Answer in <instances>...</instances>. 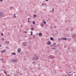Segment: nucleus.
Masks as SVG:
<instances>
[{
    "label": "nucleus",
    "mask_w": 76,
    "mask_h": 76,
    "mask_svg": "<svg viewBox=\"0 0 76 76\" xmlns=\"http://www.w3.org/2000/svg\"><path fill=\"white\" fill-rule=\"evenodd\" d=\"M34 56V58H33L32 60H37L38 59V57L37 56L36 54H35Z\"/></svg>",
    "instance_id": "f257e3e1"
},
{
    "label": "nucleus",
    "mask_w": 76,
    "mask_h": 76,
    "mask_svg": "<svg viewBox=\"0 0 76 76\" xmlns=\"http://www.w3.org/2000/svg\"><path fill=\"white\" fill-rule=\"evenodd\" d=\"M10 62H16L18 61V60L14 59H12L10 60Z\"/></svg>",
    "instance_id": "f03ea898"
},
{
    "label": "nucleus",
    "mask_w": 76,
    "mask_h": 76,
    "mask_svg": "<svg viewBox=\"0 0 76 76\" xmlns=\"http://www.w3.org/2000/svg\"><path fill=\"white\" fill-rule=\"evenodd\" d=\"M48 58L49 59H53V58H54L53 56L51 55H50L49 56Z\"/></svg>",
    "instance_id": "7ed1b4c3"
},
{
    "label": "nucleus",
    "mask_w": 76,
    "mask_h": 76,
    "mask_svg": "<svg viewBox=\"0 0 76 76\" xmlns=\"http://www.w3.org/2000/svg\"><path fill=\"white\" fill-rule=\"evenodd\" d=\"M22 45H23V46L25 47L26 45V42H23L22 43Z\"/></svg>",
    "instance_id": "20e7f679"
},
{
    "label": "nucleus",
    "mask_w": 76,
    "mask_h": 76,
    "mask_svg": "<svg viewBox=\"0 0 76 76\" xmlns=\"http://www.w3.org/2000/svg\"><path fill=\"white\" fill-rule=\"evenodd\" d=\"M5 52H6V50H2L1 51V53H5Z\"/></svg>",
    "instance_id": "39448f33"
},
{
    "label": "nucleus",
    "mask_w": 76,
    "mask_h": 76,
    "mask_svg": "<svg viewBox=\"0 0 76 76\" xmlns=\"http://www.w3.org/2000/svg\"><path fill=\"white\" fill-rule=\"evenodd\" d=\"M21 51V49H20V48H18L17 51L18 52H19V53L20 52V51Z\"/></svg>",
    "instance_id": "423d86ee"
},
{
    "label": "nucleus",
    "mask_w": 76,
    "mask_h": 76,
    "mask_svg": "<svg viewBox=\"0 0 76 76\" xmlns=\"http://www.w3.org/2000/svg\"><path fill=\"white\" fill-rule=\"evenodd\" d=\"M42 6H44V5H47V4L46 3H43L42 4Z\"/></svg>",
    "instance_id": "0eeeda50"
},
{
    "label": "nucleus",
    "mask_w": 76,
    "mask_h": 76,
    "mask_svg": "<svg viewBox=\"0 0 76 76\" xmlns=\"http://www.w3.org/2000/svg\"><path fill=\"white\" fill-rule=\"evenodd\" d=\"M3 12H0V17H1L2 16H3Z\"/></svg>",
    "instance_id": "6e6552de"
},
{
    "label": "nucleus",
    "mask_w": 76,
    "mask_h": 76,
    "mask_svg": "<svg viewBox=\"0 0 76 76\" xmlns=\"http://www.w3.org/2000/svg\"><path fill=\"white\" fill-rule=\"evenodd\" d=\"M39 35L40 37H42V34L41 33H39Z\"/></svg>",
    "instance_id": "1a4fd4ad"
},
{
    "label": "nucleus",
    "mask_w": 76,
    "mask_h": 76,
    "mask_svg": "<svg viewBox=\"0 0 76 76\" xmlns=\"http://www.w3.org/2000/svg\"><path fill=\"white\" fill-rule=\"evenodd\" d=\"M51 42L50 41H48L47 42V44L48 45H50L51 44Z\"/></svg>",
    "instance_id": "9d476101"
},
{
    "label": "nucleus",
    "mask_w": 76,
    "mask_h": 76,
    "mask_svg": "<svg viewBox=\"0 0 76 76\" xmlns=\"http://www.w3.org/2000/svg\"><path fill=\"white\" fill-rule=\"evenodd\" d=\"M62 39H64V40H66V39H67V38H62L60 40H62Z\"/></svg>",
    "instance_id": "9b49d317"
},
{
    "label": "nucleus",
    "mask_w": 76,
    "mask_h": 76,
    "mask_svg": "<svg viewBox=\"0 0 76 76\" xmlns=\"http://www.w3.org/2000/svg\"><path fill=\"white\" fill-rule=\"evenodd\" d=\"M33 17H34V18H35L37 17V15H33Z\"/></svg>",
    "instance_id": "f8f14e48"
},
{
    "label": "nucleus",
    "mask_w": 76,
    "mask_h": 76,
    "mask_svg": "<svg viewBox=\"0 0 76 76\" xmlns=\"http://www.w3.org/2000/svg\"><path fill=\"white\" fill-rule=\"evenodd\" d=\"M50 39L51 41H53V40H54V38H52V37H50Z\"/></svg>",
    "instance_id": "ddd939ff"
},
{
    "label": "nucleus",
    "mask_w": 76,
    "mask_h": 76,
    "mask_svg": "<svg viewBox=\"0 0 76 76\" xmlns=\"http://www.w3.org/2000/svg\"><path fill=\"white\" fill-rule=\"evenodd\" d=\"M32 23L33 25H35V22L34 21H33L32 22Z\"/></svg>",
    "instance_id": "4468645a"
},
{
    "label": "nucleus",
    "mask_w": 76,
    "mask_h": 76,
    "mask_svg": "<svg viewBox=\"0 0 76 76\" xmlns=\"http://www.w3.org/2000/svg\"><path fill=\"white\" fill-rule=\"evenodd\" d=\"M33 39H35V38H36V37L35 36V35H34L33 36Z\"/></svg>",
    "instance_id": "2eb2a0df"
},
{
    "label": "nucleus",
    "mask_w": 76,
    "mask_h": 76,
    "mask_svg": "<svg viewBox=\"0 0 76 76\" xmlns=\"http://www.w3.org/2000/svg\"><path fill=\"white\" fill-rule=\"evenodd\" d=\"M4 73H5L6 75H7V72L6 71V70H4Z\"/></svg>",
    "instance_id": "dca6fc26"
},
{
    "label": "nucleus",
    "mask_w": 76,
    "mask_h": 76,
    "mask_svg": "<svg viewBox=\"0 0 76 76\" xmlns=\"http://www.w3.org/2000/svg\"><path fill=\"white\" fill-rule=\"evenodd\" d=\"M41 26L42 27H44V24L42 23H41Z\"/></svg>",
    "instance_id": "f3484780"
},
{
    "label": "nucleus",
    "mask_w": 76,
    "mask_h": 76,
    "mask_svg": "<svg viewBox=\"0 0 76 76\" xmlns=\"http://www.w3.org/2000/svg\"><path fill=\"white\" fill-rule=\"evenodd\" d=\"M16 53H15L14 52H13L12 53V55H16Z\"/></svg>",
    "instance_id": "a211bd4d"
},
{
    "label": "nucleus",
    "mask_w": 76,
    "mask_h": 76,
    "mask_svg": "<svg viewBox=\"0 0 76 76\" xmlns=\"http://www.w3.org/2000/svg\"><path fill=\"white\" fill-rule=\"evenodd\" d=\"M43 23L45 24V25H46V22H43Z\"/></svg>",
    "instance_id": "6ab92c4d"
},
{
    "label": "nucleus",
    "mask_w": 76,
    "mask_h": 76,
    "mask_svg": "<svg viewBox=\"0 0 76 76\" xmlns=\"http://www.w3.org/2000/svg\"><path fill=\"white\" fill-rule=\"evenodd\" d=\"M10 9H13V7H10Z\"/></svg>",
    "instance_id": "aec40b11"
},
{
    "label": "nucleus",
    "mask_w": 76,
    "mask_h": 76,
    "mask_svg": "<svg viewBox=\"0 0 76 76\" xmlns=\"http://www.w3.org/2000/svg\"><path fill=\"white\" fill-rule=\"evenodd\" d=\"M31 31H33V30H34V28H31Z\"/></svg>",
    "instance_id": "412c9836"
},
{
    "label": "nucleus",
    "mask_w": 76,
    "mask_h": 76,
    "mask_svg": "<svg viewBox=\"0 0 76 76\" xmlns=\"http://www.w3.org/2000/svg\"><path fill=\"white\" fill-rule=\"evenodd\" d=\"M14 18H16V16H15V14L14 15Z\"/></svg>",
    "instance_id": "4be33fe9"
},
{
    "label": "nucleus",
    "mask_w": 76,
    "mask_h": 76,
    "mask_svg": "<svg viewBox=\"0 0 76 76\" xmlns=\"http://www.w3.org/2000/svg\"><path fill=\"white\" fill-rule=\"evenodd\" d=\"M1 60H2V61H3V58H1Z\"/></svg>",
    "instance_id": "5701e85b"
},
{
    "label": "nucleus",
    "mask_w": 76,
    "mask_h": 76,
    "mask_svg": "<svg viewBox=\"0 0 76 76\" xmlns=\"http://www.w3.org/2000/svg\"><path fill=\"white\" fill-rule=\"evenodd\" d=\"M1 34L2 35V36H3V33H1Z\"/></svg>",
    "instance_id": "b1692460"
},
{
    "label": "nucleus",
    "mask_w": 76,
    "mask_h": 76,
    "mask_svg": "<svg viewBox=\"0 0 76 76\" xmlns=\"http://www.w3.org/2000/svg\"><path fill=\"white\" fill-rule=\"evenodd\" d=\"M1 39H2V40L3 41H4V39H3V38H1Z\"/></svg>",
    "instance_id": "393cba45"
},
{
    "label": "nucleus",
    "mask_w": 76,
    "mask_h": 76,
    "mask_svg": "<svg viewBox=\"0 0 76 76\" xmlns=\"http://www.w3.org/2000/svg\"><path fill=\"white\" fill-rule=\"evenodd\" d=\"M0 1L1 2H2V1H3V0H0Z\"/></svg>",
    "instance_id": "a878e982"
},
{
    "label": "nucleus",
    "mask_w": 76,
    "mask_h": 76,
    "mask_svg": "<svg viewBox=\"0 0 76 76\" xmlns=\"http://www.w3.org/2000/svg\"><path fill=\"white\" fill-rule=\"evenodd\" d=\"M71 72H72L70 71V72H69V73H71Z\"/></svg>",
    "instance_id": "bb28decb"
},
{
    "label": "nucleus",
    "mask_w": 76,
    "mask_h": 76,
    "mask_svg": "<svg viewBox=\"0 0 76 76\" xmlns=\"http://www.w3.org/2000/svg\"><path fill=\"white\" fill-rule=\"evenodd\" d=\"M42 21H43V22H44V21H45L44 20H42Z\"/></svg>",
    "instance_id": "cd10ccee"
},
{
    "label": "nucleus",
    "mask_w": 76,
    "mask_h": 76,
    "mask_svg": "<svg viewBox=\"0 0 76 76\" xmlns=\"http://www.w3.org/2000/svg\"><path fill=\"white\" fill-rule=\"evenodd\" d=\"M33 35V34H32V33H31V34H30V35Z\"/></svg>",
    "instance_id": "c85d7f7f"
},
{
    "label": "nucleus",
    "mask_w": 76,
    "mask_h": 76,
    "mask_svg": "<svg viewBox=\"0 0 76 76\" xmlns=\"http://www.w3.org/2000/svg\"><path fill=\"white\" fill-rule=\"evenodd\" d=\"M34 13H36V10H34Z\"/></svg>",
    "instance_id": "c756f323"
},
{
    "label": "nucleus",
    "mask_w": 76,
    "mask_h": 76,
    "mask_svg": "<svg viewBox=\"0 0 76 76\" xmlns=\"http://www.w3.org/2000/svg\"><path fill=\"white\" fill-rule=\"evenodd\" d=\"M35 62H34L32 63V64H34V63H35Z\"/></svg>",
    "instance_id": "7c9ffc66"
},
{
    "label": "nucleus",
    "mask_w": 76,
    "mask_h": 76,
    "mask_svg": "<svg viewBox=\"0 0 76 76\" xmlns=\"http://www.w3.org/2000/svg\"><path fill=\"white\" fill-rule=\"evenodd\" d=\"M72 38H76V37H72Z\"/></svg>",
    "instance_id": "2f4dec72"
},
{
    "label": "nucleus",
    "mask_w": 76,
    "mask_h": 76,
    "mask_svg": "<svg viewBox=\"0 0 76 76\" xmlns=\"http://www.w3.org/2000/svg\"><path fill=\"white\" fill-rule=\"evenodd\" d=\"M54 11V9L52 10V12H53Z\"/></svg>",
    "instance_id": "473e14b6"
},
{
    "label": "nucleus",
    "mask_w": 76,
    "mask_h": 76,
    "mask_svg": "<svg viewBox=\"0 0 76 76\" xmlns=\"http://www.w3.org/2000/svg\"><path fill=\"white\" fill-rule=\"evenodd\" d=\"M20 54H22V53H20Z\"/></svg>",
    "instance_id": "72a5a7b5"
},
{
    "label": "nucleus",
    "mask_w": 76,
    "mask_h": 76,
    "mask_svg": "<svg viewBox=\"0 0 76 76\" xmlns=\"http://www.w3.org/2000/svg\"><path fill=\"white\" fill-rule=\"evenodd\" d=\"M5 42L7 43V41H5Z\"/></svg>",
    "instance_id": "f704fd0d"
},
{
    "label": "nucleus",
    "mask_w": 76,
    "mask_h": 76,
    "mask_svg": "<svg viewBox=\"0 0 76 76\" xmlns=\"http://www.w3.org/2000/svg\"><path fill=\"white\" fill-rule=\"evenodd\" d=\"M7 43H8V44H9V42H7Z\"/></svg>",
    "instance_id": "c9c22d12"
},
{
    "label": "nucleus",
    "mask_w": 76,
    "mask_h": 76,
    "mask_svg": "<svg viewBox=\"0 0 76 76\" xmlns=\"http://www.w3.org/2000/svg\"><path fill=\"white\" fill-rule=\"evenodd\" d=\"M6 48H7V49L9 48H8V47H7Z\"/></svg>",
    "instance_id": "e433bc0d"
},
{
    "label": "nucleus",
    "mask_w": 76,
    "mask_h": 76,
    "mask_svg": "<svg viewBox=\"0 0 76 76\" xmlns=\"http://www.w3.org/2000/svg\"><path fill=\"white\" fill-rule=\"evenodd\" d=\"M31 33H32V31H31Z\"/></svg>",
    "instance_id": "4c0bfd02"
},
{
    "label": "nucleus",
    "mask_w": 76,
    "mask_h": 76,
    "mask_svg": "<svg viewBox=\"0 0 76 76\" xmlns=\"http://www.w3.org/2000/svg\"><path fill=\"white\" fill-rule=\"evenodd\" d=\"M46 1H48V0H46Z\"/></svg>",
    "instance_id": "58836bf2"
},
{
    "label": "nucleus",
    "mask_w": 76,
    "mask_h": 76,
    "mask_svg": "<svg viewBox=\"0 0 76 76\" xmlns=\"http://www.w3.org/2000/svg\"><path fill=\"white\" fill-rule=\"evenodd\" d=\"M21 27H22L23 26V25H21Z\"/></svg>",
    "instance_id": "ea45409f"
},
{
    "label": "nucleus",
    "mask_w": 76,
    "mask_h": 76,
    "mask_svg": "<svg viewBox=\"0 0 76 76\" xmlns=\"http://www.w3.org/2000/svg\"><path fill=\"white\" fill-rule=\"evenodd\" d=\"M0 47H1V45H0Z\"/></svg>",
    "instance_id": "a19ab883"
},
{
    "label": "nucleus",
    "mask_w": 76,
    "mask_h": 76,
    "mask_svg": "<svg viewBox=\"0 0 76 76\" xmlns=\"http://www.w3.org/2000/svg\"><path fill=\"white\" fill-rule=\"evenodd\" d=\"M28 22H30L29 20H28Z\"/></svg>",
    "instance_id": "79ce46f5"
},
{
    "label": "nucleus",
    "mask_w": 76,
    "mask_h": 76,
    "mask_svg": "<svg viewBox=\"0 0 76 76\" xmlns=\"http://www.w3.org/2000/svg\"><path fill=\"white\" fill-rule=\"evenodd\" d=\"M54 28H56V26H55V27H54Z\"/></svg>",
    "instance_id": "37998d69"
},
{
    "label": "nucleus",
    "mask_w": 76,
    "mask_h": 76,
    "mask_svg": "<svg viewBox=\"0 0 76 76\" xmlns=\"http://www.w3.org/2000/svg\"><path fill=\"white\" fill-rule=\"evenodd\" d=\"M58 40H60V39L59 38L58 39Z\"/></svg>",
    "instance_id": "c03bdc74"
},
{
    "label": "nucleus",
    "mask_w": 76,
    "mask_h": 76,
    "mask_svg": "<svg viewBox=\"0 0 76 76\" xmlns=\"http://www.w3.org/2000/svg\"><path fill=\"white\" fill-rule=\"evenodd\" d=\"M25 33H26V31H25Z\"/></svg>",
    "instance_id": "a18cd8bd"
},
{
    "label": "nucleus",
    "mask_w": 76,
    "mask_h": 76,
    "mask_svg": "<svg viewBox=\"0 0 76 76\" xmlns=\"http://www.w3.org/2000/svg\"><path fill=\"white\" fill-rule=\"evenodd\" d=\"M50 28H52V27H50Z\"/></svg>",
    "instance_id": "49530a36"
},
{
    "label": "nucleus",
    "mask_w": 76,
    "mask_h": 76,
    "mask_svg": "<svg viewBox=\"0 0 76 76\" xmlns=\"http://www.w3.org/2000/svg\"><path fill=\"white\" fill-rule=\"evenodd\" d=\"M64 76H66V75H65Z\"/></svg>",
    "instance_id": "de8ad7c7"
},
{
    "label": "nucleus",
    "mask_w": 76,
    "mask_h": 76,
    "mask_svg": "<svg viewBox=\"0 0 76 76\" xmlns=\"http://www.w3.org/2000/svg\"><path fill=\"white\" fill-rule=\"evenodd\" d=\"M26 37H27L26 36Z\"/></svg>",
    "instance_id": "09e8293b"
},
{
    "label": "nucleus",
    "mask_w": 76,
    "mask_h": 76,
    "mask_svg": "<svg viewBox=\"0 0 76 76\" xmlns=\"http://www.w3.org/2000/svg\"><path fill=\"white\" fill-rule=\"evenodd\" d=\"M32 28H33V27H32Z\"/></svg>",
    "instance_id": "8fccbe9b"
},
{
    "label": "nucleus",
    "mask_w": 76,
    "mask_h": 76,
    "mask_svg": "<svg viewBox=\"0 0 76 76\" xmlns=\"http://www.w3.org/2000/svg\"><path fill=\"white\" fill-rule=\"evenodd\" d=\"M34 64H35V63H34Z\"/></svg>",
    "instance_id": "3c124183"
},
{
    "label": "nucleus",
    "mask_w": 76,
    "mask_h": 76,
    "mask_svg": "<svg viewBox=\"0 0 76 76\" xmlns=\"http://www.w3.org/2000/svg\"><path fill=\"white\" fill-rule=\"evenodd\" d=\"M74 73H75V72H74Z\"/></svg>",
    "instance_id": "603ef678"
},
{
    "label": "nucleus",
    "mask_w": 76,
    "mask_h": 76,
    "mask_svg": "<svg viewBox=\"0 0 76 76\" xmlns=\"http://www.w3.org/2000/svg\"><path fill=\"white\" fill-rule=\"evenodd\" d=\"M68 76H70V75H69Z\"/></svg>",
    "instance_id": "864d4df0"
},
{
    "label": "nucleus",
    "mask_w": 76,
    "mask_h": 76,
    "mask_svg": "<svg viewBox=\"0 0 76 76\" xmlns=\"http://www.w3.org/2000/svg\"><path fill=\"white\" fill-rule=\"evenodd\" d=\"M63 76H64V75H63Z\"/></svg>",
    "instance_id": "5fc2aeb1"
},
{
    "label": "nucleus",
    "mask_w": 76,
    "mask_h": 76,
    "mask_svg": "<svg viewBox=\"0 0 76 76\" xmlns=\"http://www.w3.org/2000/svg\"><path fill=\"white\" fill-rule=\"evenodd\" d=\"M67 76H68V75H67Z\"/></svg>",
    "instance_id": "6e6d98bb"
}]
</instances>
